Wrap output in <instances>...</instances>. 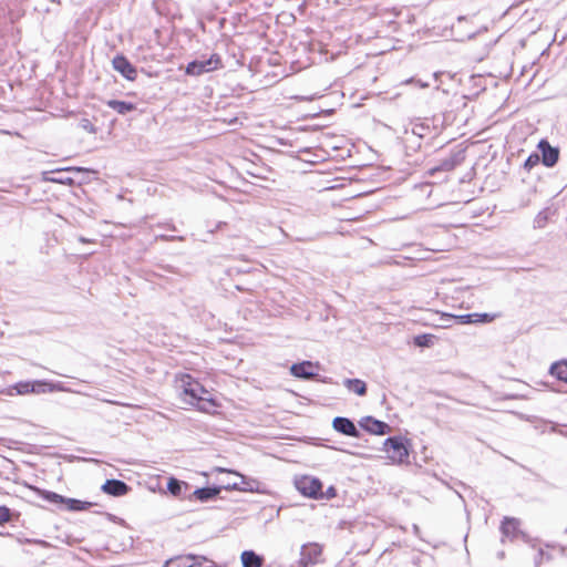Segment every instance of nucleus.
<instances>
[{"label":"nucleus","instance_id":"1","mask_svg":"<svg viewBox=\"0 0 567 567\" xmlns=\"http://www.w3.org/2000/svg\"><path fill=\"white\" fill-rule=\"evenodd\" d=\"M38 494L45 501L56 505H63L70 512H82L89 509L92 504L76 498H69L55 492L35 488Z\"/></svg>","mask_w":567,"mask_h":567},{"label":"nucleus","instance_id":"2","mask_svg":"<svg viewBox=\"0 0 567 567\" xmlns=\"http://www.w3.org/2000/svg\"><path fill=\"white\" fill-rule=\"evenodd\" d=\"M383 450L388 453V458L393 463H408L410 455L408 441L402 436H390L383 443Z\"/></svg>","mask_w":567,"mask_h":567},{"label":"nucleus","instance_id":"3","mask_svg":"<svg viewBox=\"0 0 567 567\" xmlns=\"http://www.w3.org/2000/svg\"><path fill=\"white\" fill-rule=\"evenodd\" d=\"M183 382V392L184 394L189 398L188 403L195 404L199 402H208L213 406H216L214 400L212 399H205L203 394L208 393L207 390L197 381H194L190 375H185L182 379Z\"/></svg>","mask_w":567,"mask_h":567},{"label":"nucleus","instance_id":"4","mask_svg":"<svg viewBox=\"0 0 567 567\" xmlns=\"http://www.w3.org/2000/svg\"><path fill=\"white\" fill-rule=\"evenodd\" d=\"M221 65V60L218 54H213L208 59L194 60L186 66V74L198 76L204 73L217 70Z\"/></svg>","mask_w":567,"mask_h":567},{"label":"nucleus","instance_id":"5","mask_svg":"<svg viewBox=\"0 0 567 567\" xmlns=\"http://www.w3.org/2000/svg\"><path fill=\"white\" fill-rule=\"evenodd\" d=\"M296 487L305 496L312 498L322 497V483L317 477L302 476L296 481Z\"/></svg>","mask_w":567,"mask_h":567},{"label":"nucleus","instance_id":"6","mask_svg":"<svg viewBox=\"0 0 567 567\" xmlns=\"http://www.w3.org/2000/svg\"><path fill=\"white\" fill-rule=\"evenodd\" d=\"M13 389L17 391L18 394L24 395L29 393H45V392H52L54 390V386L52 383L44 381V380H37V381H21L13 385Z\"/></svg>","mask_w":567,"mask_h":567},{"label":"nucleus","instance_id":"7","mask_svg":"<svg viewBox=\"0 0 567 567\" xmlns=\"http://www.w3.org/2000/svg\"><path fill=\"white\" fill-rule=\"evenodd\" d=\"M322 554V546L318 543H308L301 546L300 561L302 567L315 565L319 561V557Z\"/></svg>","mask_w":567,"mask_h":567},{"label":"nucleus","instance_id":"8","mask_svg":"<svg viewBox=\"0 0 567 567\" xmlns=\"http://www.w3.org/2000/svg\"><path fill=\"white\" fill-rule=\"evenodd\" d=\"M537 148L540 152V162L546 167H554L559 159V148L554 147L547 140H540Z\"/></svg>","mask_w":567,"mask_h":567},{"label":"nucleus","instance_id":"9","mask_svg":"<svg viewBox=\"0 0 567 567\" xmlns=\"http://www.w3.org/2000/svg\"><path fill=\"white\" fill-rule=\"evenodd\" d=\"M360 427L370 434L374 435H385L391 432V426L380 420L374 419L373 416H364L359 421Z\"/></svg>","mask_w":567,"mask_h":567},{"label":"nucleus","instance_id":"10","mask_svg":"<svg viewBox=\"0 0 567 567\" xmlns=\"http://www.w3.org/2000/svg\"><path fill=\"white\" fill-rule=\"evenodd\" d=\"M114 70H116L122 76L128 81H134L137 75L136 68L128 61V59L122 54L114 56L112 61Z\"/></svg>","mask_w":567,"mask_h":567},{"label":"nucleus","instance_id":"11","mask_svg":"<svg viewBox=\"0 0 567 567\" xmlns=\"http://www.w3.org/2000/svg\"><path fill=\"white\" fill-rule=\"evenodd\" d=\"M334 431L351 437H360V431L352 420L344 416H336L332 421Z\"/></svg>","mask_w":567,"mask_h":567},{"label":"nucleus","instance_id":"12","mask_svg":"<svg viewBox=\"0 0 567 567\" xmlns=\"http://www.w3.org/2000/svg\"><path fill=\"white\" fill-rule=\"evenodd\" d=\"M102 491L105 494L118 497L126 495L130 491V486L123 481L112 478L105 481L102 485Z\"/></svg>","mask_w":567,"mask_h":567},{"label":"nucleus","instance_id":"13","mask_svg":"<svg viewBox=\"0 0 567 567\" xmlns=\"http://www.w3.org/2000/svg\"><path fill=\"white\" fill-rule=\"evenodd\" d=\"M315 364L311 361H302L293 363L290 367V373L299 379L309 380L315 378L317 374L313 372Z\"/></svg>","mask_w":567,"mask_h":567},{"label":"nucleus","instance_id":"14","mask_svg":"<svg viewBox=\"0 0 567 567\" xmlns=\"http://www.w3.org/2000/svg\"><path fill=\"white\" fill-rule=\"evenodd\" d=\"M223 486H206L196 488L188 497L205 503L215 499L221 492Z\"/></svg>","mask_w":567,"mask_h":567},{"label":"nucleus","instance_id":"15","mask_svg":"<svg viewBox=\"0 0 567 567\" xmlns=\"http://www.w3.org/2000/svg\"><path fill=\"white\" fill-rule=\"evenodd\" d=\"M193 560H207V557L188 554L168 559L163 567H194Z\"/></svg>","mask_w":567,"mask_h":567},{"label":"nucleus","instance_id":"16","mask_svg":"<svg viewBox=\"0 0 567 567\" xmlns=\"http://www.w3.org/2000/svg\"><path fill=\"white\" fill-rule=\"evenodd\" d=\"M501 532L504 537L515 538L520 534L519 520L513 517H505L501 525Z\"/></svg>","mask_w":567,"mask_h":567},{"label":"nucleus","instance_id":"17","mask_svg":"<svg viewBox=\"0 0 567 567\" xmlns=\"http://www.w3.org/2000/svg\"><path fill=\"white\" fill-rule=\"evenodd\" d=\"M167 491L175 497H186V493L189 491V485L184 481L169 477L167 482Z\"/></svg>","mask_w":567,"mask_h":567},{"label":"nucleus","instance_id":"18","mask_svg":"<svg viewBox=\"0 0 567 567\" xmlns=\"http://www.w3.org/2000/svg\"><path fill=\"white\" fill-rule=\"evenodd\" d=\"M106 105L121 115H126L127 113L136 110V105L134 103L126 101L109 100L106 101Z\"/></svg>","mask_w":567,"mask_h":567},{"label":"nucleus","instance_id":"19","mask_svg":"<svg viewBox=\"0 0 567 567\" xmlns=\"http://www.w3.org/2000/svg\"><path fill=\"white\" fill-rule=\"evenodd\" d=\"M243 567H261L264 558L254 550H244L241 553Z\"/></svg>","mask_w":567,"mask_h":567},{"label":"nucleus","instance_id":"20","mask_svg":"<svg viewBox=\"0 0 567 567\" xmlns=\"http://www.w3.org/2000/svg\"><path fill=\"white\" fill-rule=\"evenodd\" d=\"M343 385L351 392L363 396L367 394V383L360 379H344Z\"/></svg>","mask_w":567,"mask_h":567},{"label":"nucleus","instance_id":"21","mask_svg":"<svg viewBox=\"0 0 567 567\" xmlns=\"http://www.w3.org/2000/svg\"><path fill=\"white\" fill-rule=\"evenodd\" d=\"M549 372L557 380L564 381L567 383V360H563L551 364Z\"/></svg>","mask_w":567,"mask_h":567},{"label":"nucleus","instance_id":"22","mask_svg":"<svg viewBox=\"0 0 567 567\" xmlns=\"http://www.w3.org/2000/svg\"><path fill=\"white\" fill-rule=\"evenodd\" d=\"M435 339H436L435 336L424 333V334L415 336L413 339V343L420 348H430L434 344Z\"/></svg>","mask_w":567,"mask_h":567},{"label":"nucleus","instance_id":"23","mask_svg":"<svg viewBox=\"0 0 567 567\" xmlns=\"http://www.w3.org/2000/svg\"><path fill=\"white\" fill-rule=\"evenodd\" d=\"M241 477V491L244 492H259V482L254 478H248L244 475Z\"/></svg>","mask_w":567,"mask_h":567},{"label":"nucleus","instance_id":"24","mask_svg":"<svg viewBox=\"0 0 567 567\" xmlns=\"http://www.w3.org/2000/svg\"><path fill=\"white\" fill-rule=\"evenodd\" d=\"M549 217V209H544L539 212L534 218V227L535 228H544L547 224Z\"/></svg>","mask_w":567,"mask_h":567},{"label":"nucleus","instance_id":"25","mask_svg":"<svg viewBox=\"0 0 567 567\" xmlns=\"http://www.w3.org/2000/svg\"><path fill=\"white\" fill-rule=\"evenodd\" d=\"M411 132L413 135L422 138L430 133V126L423 123H415L412 125Z\"/></svg>","mask_w":567,"mask_h":567},{"label":"nucleus","instance_id":"26","mask_svg":"<svg viewBox=\"0 0 567 567\" xmlns=\"http://www.w3.org/2000/svg\"><path fill=\"white\" fill-rule=\"evenodd\" d=\"M540 162V155L538 153H532L524 162V168L529 172Z\"/></svg>","mask_w":567,"mask_h":567},{"label":"nucleus","instance_id":"27","mask_svg":"<svg viewBox=\"0 0 567 567\" xmlns=\"http://www.w3.org/2000/svg\"><path fill=\"white\" fill-rule=\"evenodd\" d=\"M496 317L497 315L494 313H475L476 323H488L492 322Z\"/></svg>","mask_w":567,"mask_h":567},{"label":"nucleus","instance_id":"28","mask_svg":"<svg viewBox=\"0 0 567 567\" xmlns=\"http://www.w3.org/2000/svg\"><path fill=\"white\" fill-rule=\"evenodd\" d=\"M12 513L10 508L0 506V524H4L11 520Z\"/></svg>","mask_w":567,"mask_h":567},{"label":"nucleus","instance_id":"29","mask_svg":"<svg viewBox=\"0 0 567 567\" xmlns=\"http://www.w3.org/2000/svg\"><path fill=\"white\" fill-rule=\"evenodd\" d=\"M451 318L452 317L449 316V318H446L445 320H450ZM456 318L463 324H465V323H476L475 313H467V315L458 316Z\"/></svg>","mask_w":567,"mask_h":567},{"label":"nucleus","instance_id":"30","mask_svg":"<svg viewBox=\"0 0 567 567\" xmlns=\"http://www.w3.org/2000/svg\"><path fill=\"white\" fill-rule=\"evenodd\" d=\"M454 167H455V162L453 158L444 159V161H442V163L440 165V169L446 171V172L452 171Z\"/></svg>","mask_w":567,"mask_h":567},{"label":"nucleus","instance_id":"31","mask_svg":"<svg viewBox=\"0 0 567 567\" xmlns=\"http://www.w3.org/2000/svg\"><path fill=\"white\" fill-rule=\"evenodd\" d=\"M81 127L83 130L87 131L89 133H95L96 132L95 126L87 118H83L81 121Z\"/></svg>","mask_w":567,"mask_h":567},{"label":"nucleus","instance_id":"32","mask_svg":"<svg viewBox=\"0 0 567 567\" xmlns=\"http://www.w3.org/2000/svg\"><path fill=\"white\" fill-rule=\"evenodd\" d=\"M51 181L52 182H56V183H61V184H68V185H72L73 184V178L72 177L61 176L59 178H52Z\"/></svg>","mask_w":567,"mask_h":567},{"label":"nucleus","instance_id":"33","mask_svg":"<svg viewBox=\"0 0 567 567\" xmlns=\"http://www.w3.org/2000/svg\"><path fill=\"white\" fill-rule=\"evenodd\" d=\"M64 172H74V173H84L87 172V169L82 167H68L63 169Z\"/></svg>","mask_w":567,"mask_h":567},{"label":"nucleus","instance_id":"34","mask_svg":"<svg viewBox=\"0 0 567 567\" xmlns=\"http://www.w3.org/2000/svg\"><path fill=\"white\" fill-rule=\"evenodd\" d=\"M327 495H328V498L334 497L336 496V488L333 486H330L327 489Z\"/></svg>","mask_w":567,"mask_h":567},{"label":"nucleus","instance_id":"35","mask_svg":"<svg viewBox=\"0 0 567 567\" xmlns=\"http://www.w3.org/2000/svg\"><path fill=\"white\" fill-rule=\"evenodd\" d=\"M241 485L237 484V483H234L233 485H228L226 486L225 488L226 489H236V491H241Z\"/></svg>","mask_w":567,"mask_h":567},{"label":"nucleus","instance_id":"36","mask_svg":"<svg viewBox=\"0 0 567 567\" xmlns=\"http://www.w3.org/2000/svg\"><path fill=\"white\" fill-rule=\"evenodd\" d=\"M203 567H218V566L215 561L207 558V560H205V566H203Z\"/></svg>","mask_w":567,"mask_h":567},{"label":"nucleus","instance_id":"37","mask_svg":"<svg viewBox=\"0 0 567 567\" xmlns=\"http://www.w3.org/2000/svg\"><path fill=\"white\" fill-rule=\"evenodd\" d=\"M161 238L165 239V240H175V239L183 240L184 239L183 237H174V236L168 237V236H164V235H162Z\"/></svg>","mask_w":567,"mask_h":567},{"label":"nucleus","instance_id":"38","mask_svg":"<svg viewBox=\"0 0 567 567\" xmlns=\"http://www.w3.org/2000/svg\"><path fill=\"white\" fill-rule=\"evenodd\" d=\"M193 563H194V566L195 565H198L200 567L205 566V560H193Z\"/></svg>","mask_w":567,"mask_h":567},{"label":"nucleus","instance_id":"39","mask_svg":"<svg viewBox=\"0 0 567 567\" xmlns=\"http://www.w3.org/2000/svg\"><path fill=\"white\" fill-rule=\"evenodd\" d=\"M79 241H81V243H89L90 240H89V239H86V238H85V237H83V236H80V237H79Z\"/></svg>","mask_w":567,"mask_h":567}]
</instances>
